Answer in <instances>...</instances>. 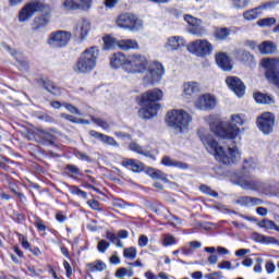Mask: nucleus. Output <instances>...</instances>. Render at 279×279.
<instances>
[{
  "mask_svg": "<svg viewBox=\"0 0 279 279\" xmlns=\"http://www.w3.org/2000/svg\"><path fill=\"white\" fill-rule=\"evenodd\" d=\"M86 267L90 274H95L97 271H106L107 266L101 259H97L93 263L86 264Z\"/></svg>",
  "mask_w": 279,
  "mask_h": 279,
  "instance_id": "obj_29",
  "label": "nucleus"
},
{
  "mask_svg": "<svg viewBox=\"0 0 279 279\" xmlns=\"http://www.w3.org/2000/svg\"><path fill=\"white\" fill-rule=\"evenodd\" d=\"M189 33L193 34V36H204V34H206V29H204V27L199 26V25H195L193 24L190 28H189Z\"/></svg>",
  "mask_w": 279,
  "mask_h": 279,
  "instance_id": "obj_41",
  "label": "nucleus"
},
{
  "mask_svg": "<svg viewBox=\"0 0 279 279\" xmlns=\"http://www.w3.org/2000/svg\"><path fill=\"white\" fill-rule=\"evenodd\" d=\"M233 8L236 10H245L250 5V0H231Z\"/></svg>",
  "mask_w": 279,
  "mask_h": 279,
  "instance_id": "obj_44",
  "label": "nucleus"
},
{
  "mask_svg": "<svg viewBox=\"0 0 279 279\" xmlns=\"http://www.w3.org/2000/svg\"><path fill=\"white\" fill-rule=\"evenodd\" d=\"M257 25L259 27H271V25H276V17H265L257 21Z\"/></svg>",
  "mask_w": 279,
  "mask_h": 279,
  "instance_id": "obj_42",
  "label": "nucleus"
},
{
  "mask_svg": "<svg viewBox=\"0 0 279 279\" xmlns=\"http://www.w3.org/2000/svg\"><path fill=\"white\" fill-rule=\"evenodd\" d=\"M147 243H149V238H147V235H141L138 238V246L140 247H147Z\"/></svg>",
  "mask_w": 279,
  "mask_h": 279,
  "instance_id": "obj_57",
  "label": "nucleus"
},
{
  "mask_svg": "<svg viewBox=\"0 0 279 279\" xmlns=\"http://www.w3.org/2000/svg\"><path fill=\"white\" fill-rule=\"evenodd\" d=\"M90 32V22L83 20L81 23V38H86Z\"/></svg>",
  "mask_w": 279,
  "mask_h": 279,
  "instance_id": "obj_43",
  "label": "nucleus"
},
{
  "mask_svg": "<svg viewBox=\"0 0 279 279\" xmlns=\"http://www.w3.org/2000/svg\"><path fill=\"white\" fill-rule=\"evenodd\" d=\"M199 190L202 191V193H205V195H210V197H219V193H217L207 185H201Z\"/></svg>",
  "mask_w": 279,
  "mask_h": 279,
  "instance_id": "obj_47",
  "label": "nucleus"
},
{
  "mask_svg": "<svg viewBox=\"0 0 279 279\" xmlns=\"http://www.w3.org/2000/svg\"><path fill=\"white\" fill-rule=\"evenodd\" d=\"M218 269H232V263L228 260H223L218 264Z\"/></svg>",
  "mask_w": 279,
  "mask_h": 279,
  "instance_id": "obj_61",
  "label": "nucleus"
},
{
  "mask_svg": "<svg viewBox=\"0 0 279 279\" xmlns=\"http://www.w3.org/2000/svg\"><path fill=\"white\" fill-rule=\"evenodd\" d=\"M118 27L129 32H141L143 29V20L134 13H121L116 21Z\"/></svg>",
  "mask_w": 279,
  "mask_h": 279,
  "instance_id": "obj_9",
  "label": "nucleus"
},
{
  "mask_svg": "<svg viewBox=\"0 0 279 279\" xmlns=\"http://www.w3.org/2000/svg\"><path fill=\"white\" fill-rule=\"evenodd\" d=\"M199 138L207 151L211 154V156H215L218 162H222V165H234V162H236V157L239 156V148H236V146L228 147L227 150H225V148L219 145V142L210 134H203Z\"/></svg>",
  "mask_w": 279,
  "mask_h": 279,
  "instance_id": "obj_3",
  "label": "nucleus"
},
{
  "mask_svg": "<svg viewBox=\"0 0 279 279\" xmlns=\"http://www.w3.org/2000/svg\"><path fill=\"white\" fill-rule=\"evenodd\" d=\"M161 165L165 167H175L177 169H189V163L178 160H172L171 157L165 156L161 159Z\"/></svg>",
  "mask_w": 279,
  "mask_h": 279,
  "instance_id": "obj_24",
  "label": "nucleus"
},
{
  "mask_svg": "<svg viewBox=\"0 0 279 279\" xmlns=\"http://www.w3.org/2000/svg\"><path fill=\"white\" fill-rule=\"evenodd\" d=\"M258 8L255 9H251L248 11H245L243 13V19H245V21H256V19H258Z\"/></svg>",
  "mask_w": 279,
  "mask_h": 279,
  "instance_id": "obj_39",
  "label": "nucleus"
},
{
  "mask_svg": "<svg viewBox=\"0 0 279 279\" xmlns=\"http://www.w3.org/2000/svg\"><path fill=\"white\" fill-rule=\"evenodd\" d=\"M147 175H149V178H151L153 180H161V182H165L166 184L169 183V179H167V174L161 170L149 168L147 170Z\"/></svg>",
  "mask_w": 279,
  "mask_h": 279,
  "instance_id": "obj_27",
  "label": "nucleus"
},
{
  "mask_svg": "<svg viewBox=\"0 0 279 279\" xmlns=\"http://www.w3.org/2000/svg\"><path fill=\"white\" fill-rule=\"evenodd\" d=\"M73 155L75 156V158H77L78 160H83L84 162H93V159L81 150H74Z\"/></svg>",
  "mask_w": 279,
  "mask_h": 279,
  "instance_id": "obj_45",
  "label": "nucleus"
},
{
  "mask_svg": "<svg viewBox=\"0 0 279 279\" xmlns=\"http://www.w3.org/2000/svg\"><path fill=\"white\" fill-rule=\"evenodd\" d=\"M230 34H232V31L230 28L221 27L216 29L215 38H217V40H226L228 36H230Z\"/></svg>",
  "mask_w": 279,
  "mask_h": 279,
  "instance_id": "obj_36",
  "label": "nucleus"
},
{
  "mask_svg": "<svg viewBox=\"0 0 279 279\" xmlns=\"http://www.w3.org/2000/svg\"><path fill=\"white\" fill-rule=\"evenodd\" d=\"M68 189L72 195H77L83 199H86L88 197V194L82 191L80 187H77V185H68Z\"/></svg>",
  "mask_w": 279,
  "mask_h": 279,
  "instance_id": "obj_38",
  "label": "nucleus"
},
{
  "mask_svg": "<svg viewBox=\"0 0 279 279\" xmlns=\"http://www.w3.org/2000/svg\"><path fill=\"white\" fill-rule=\"evenodd\" d=\"M4 49H7V51H9V53L16 60L17 69L20 71H29V63L22 59L23 54L21 52L12 49L10 46H5Z\"/></svg>",
  "mask_w": 279,
  "mask_h": 279,
  "instance_id": "obj_18",
  "label": "nucleus"
},
{
  "mask_svg": "<svg viewBox=\"0 0 279 279\" xmlns=\"http://www.w3.org/2000/svg\"><path fill=\"white\" fill-rule=\"evenodd\" d=\"M215 106H217V99L210 94L201 96L196 101V108H198V110H213Z\"/></svg>",
  "mask_w": 279,
  "mask_h": 279,
  "instance_id": "obj_15",
  "label": "nucleus"
},
{
  "mask_svg": "<svg viewBox=\"0 0 279 279\" xmlns=\"http://www.w3.org/2000/svg\"><path fill=\"white\" fill-rule=\"evenodd\" d=\"M191 114L183 110H172L167 113L166 123L177 132H183L191 123Z\"/></svg>",
  "mask_w": 279,
  "mask_h": 279,
  "instance_id": "obj_8",
  "label": "nucleus"
},
{
  "mask_svg": "<svg viewBox=\"0 0 279 279\" xmlns=\"http://www.w3.org/2000/svg\"><path fill=\"white\" fill-rule=\"evenodd\" d=\"M128 275V269L121 267L116 271V278H125Z\"/></svg>",
  "mask_w": 279,
  "mask_h": 279,
  "instance_id": "obj_62",
  "label": "nucleus"
},
{
  "mask_svg": "<svg viewBox=\"0 0 279 279\" xmlns=\"http://www.w3.org/2000/svg\"><path fill=\"white\" fill-rule=\"evenodd\" d=\"M119 49L122 51H130V49H138V41L134 39H122L118 41Z\"/></svg>",
  "mask_w": 279,
  "mask_h": 279,
  "instance_id": "obj_26",
  "label": "nucleus"
},
{
  "mask_svg": "<svg viewBox=\"0 0 279 279\" xmlns=\"http://www.w3.org/2000/svg\"><path fill=\"white\" fill-rule=\"evenodd\" d=\"M129 149L131 151H135V154H140L141 156H145V158L154 159V153H151V150H145V149H143V146H141L136 143H131L129 146Z\"/></svg>",
  "mask_w": 279,
  "mask_h": 279,
  "instance_id": "obj_28",
  "label": "nucleus"
},
{
  "mask_svg": "<svg viewBox=\"0 0 279 279\" xmlns=\"http://www.w3.org/2000/svg\"><path fill=\"white\" fill-rule=\"evenodd\" d=\"M252 240L255 241V243H276V238L263 235L258 232L252 233Z\"/></svg>",
  "mask_w": 279,
  "mask_h": 279,
  "instance_id": "obj_33",
  "label": "nucleus"
},
{
  "mask_svg": "<svg viewBox=\"0 0 279 279\" xmlns=\"http://www.w3.org/2000/svg\"><path fill=\"white\" fill-rule=\"evenodd\" d=\"M207 123L209 124L210 131L220 138H227L229 141H234L241 130L236 124L230 122H223L217 116H209L207 118Z\"/></svg>",
  "mask_w": 279,
  "mask_h": 279,
  "instance_id": "obj_6",
  "label": "nucleus"
},
{
  "mask_svg": "<svg viewBox=\"0 0 279 279\" xmlns=\"http://www.w3.org/2000/svg\"><path fill=\"white\" fill-rule=\"evenodd\" d=\"M63 267L65 269L66 278H71V276H73V268H71V264L68 260H63Z\"/></svg>",
  "mask_w": 279,
  "mask_h": 279,
  "instance_id": "obj_55",
  "label": "nucleus"
},
{
  "mask_svg": "<svg viewBox=\"0 0 279 279\" xmlns=\"http://www.w3.org/2000/svg\"><path fill=\"white\" fill-rule=\"evenodd\" d=\"M255 167L254 163H250V161L245 160L243 172L235 179V184L241 186L244 191H255L264 195L271 193V185L269 183H265L260 181V179L250 174V169H255Z\"/></svg>",
  "mask_w": 279,
  "mask_h": 279,
  "instance_id": "obj_4",
  "label": "nucleus"
},
{
  "mask_svg": "<svg viewBox=\"0 0 279 279\" xmlns=\"http://www.w3.org/2000/svg\"><path fill=\"white\" fill-rule=\"evenodd\" d=\"M258 228H264V230H275L276 229V222L272 220H269L267 218H264L263 220L257 222Z\"/></svg>",
  "mask_w": 279,
  "mask_h": 279,
  "instance_id": "obj_37",
  "label": "nucleus"
},
{
  "mask_svg": "<svg viewBox=\"0 0 279 279\" xmlns=\"http://www.w3.org/2000/svg\"><path fill=\"white\" fill-rule=\"evenodd\" d=\"M265 269L267 274H274V271H276V264H274L272 262H267L265 264Z\"/></svg>",
  "mask_w": 279,
  "mask_h": 279,
  "instance_id": "obj_60",
  "label": "nucleus"
},
{
  "mask_svg": "<svg viewBox=\"0 0 279 279\" xmlns=\"http://www.w3.org/2000/svg\"><path fill=\"white\" fill-rule=\"evenodd\" d=\"M35 227L37 228L38 232H45V230H47V226H45L43 220L39 218L35 221Z\"/></svg>",
  "mask_w": 279,
  "mask_h": 279,
  "instance_id": "obj_58",
  "label": "nucleus"
},
{
  "mask_svg": "<svg viewBox=\"0 0 279 279\" xmlns=\"http://www.w3.org/2000/svg\"><path fill=\"white\" fill-rule=\"evenodd\" d=\"M37 84L39 86H43L47 93H50V95H54V97H60L62 95V88H60L53 81L49 78H38Z\"/></svg>",
  "mask_w": 279,
  "mask_h": 279,
  "instance_id": "obj_16",
  "label": "nucleus"
},
{
  "mask_svg": "<svg viewBox=\"0 0 279 279\" xmlns=\"http://www.w3.org/2000/svg\"><path fill=\"white\" fill-rule=\"evenodd\" d=\"M104 49L106 50H110V49H114V47H117V39L110 37V35H107L104 37Z\"/></svg>",
  "mask_w": 279,
  "mask_h": 279,
  "instance_id": "obj_40",
  "label": "nucleus"
},
{
  "mask_svg": "<svg viewBox=\"0 0 279 279\" xmlns=\"http://www.w3.org/2000/svg\"><path fill=\"white\" fill-rule=\"evenodd\" d=\"M125 64H128V58L122 52H116L110 59V65L112 69H123L125 71Z\"/></svg>",
  "mask_w": 279,
  "mask_h": 279,
  "instance_id": "obj_20",
  "label": "nucleus"
},
{
  "mask_svg": "<svg viewBox=\"0 0 279 279\" xmlns=\"http://www.w3.org/2000/svg\"><path fill=\"white\" fill-rule=\"evenodd\" d=\"M64 171L66 175H69V178H71L72 180H77V175L80 177L84 175L82 173V170H80V168L73 163L66 165L64 168Z\"/></svg>",
  "mask_w": 279,
  "mask_h": 279,
  "instance_id": "obj_30",
  "label": "nucleus"
},
{
  "mask_svg": "<svg viewBox=\"0 0 279 279\" xmlns=\"http://www.w3.org/2000/svg\"><path fill=\"white\" fill-rule=\"evenodd\" d=\"M235 58L240 60V62H245V63L252 62V60H254V56L246 50H238L235 52Z\"/></svg>",
  "mask_w": 279,
  "mask_h": 279,
  "instance_id": "obj_35",
  "label": "nucleus"
},
{
  "mask_svg": "<svg viewBox=\"0 0 279 279\" xmlns=\"http://www.w3.org/2000/svg\"><path fill=\"white\" fill-rule=\"evenodd\" d=\"M206 279H223V272L221 271H214L211 274L205 275Z\"/></svg>",
  "mask_w": 279,
  "mask_h": 279,
  "instance_id": "obj_53",
  "label": "nucleus"
},
{
  "mask_svg": "<svg viewBox=\"0 0 279 279\" xmlns=\"http://www.w3.org/2000/svg\"><path fill=\"white\" fill-rule=\"evenodd\" d=\"M262 66L266 70V80L279 88V60L269 58L263 59Z\"/></svg>",
  "mask_w": 279,
  "mask_h": 279,
  "instance_id": "obj_10",
  "label": "nucleus"
},
{
  "mask_svg": "<svg viewBox=\"0 0 279 279\" xmlns=\"http://www.w3.org/2000/svg\"><path fill=\"white\" fill-rule=\"evenodd\" d=\"M69 40H71L70 32L57 31L50 35L48 44L54 49H62V47H66V45H69Z\"/></svg>",
  "mask_w": 279,
  "mask_h": 279,
  "instance_id": "obj_12",
  "label": "nucleus"
},
{
  "mask_svg": "<svg viewBox=\"0 0 279 279\" xmlns=\"http://www.w3.org/2000/svg\"><path fill=\"white\" fill-rule=\"evenodd\" d=\"M87 204L93 210H99V203L96 199H89Z\"/></svg>",
  "mask_w": 279,
  "mask_h": 279,
  "instance_id": "obj_64",
  "label": "nucleus"
},
{
  "mask_svg": "<svg viewBox=\"0 0 279 279\" xmlns=\"http://www.w3.org/2000/svg\"><path fill=\"white\" fill-rule=\"evenodd\" d=\"M35 12H40V14L34 17L31 27L33 32H40L51 23V7L49 4L40 0L26 3L20 11L19 21L20 23H27Z\"/></svg>",
  "mask_w": 279,
  "mask_h": 279,
  "instance_id": "obj_2",
  "label": "nucleus"
},
{
  "mask_svg": "<svg viewBox=\"0 0 279 279\" xmlns=\"http://www.w3.org/2000/svg\"><path fill=\"white\" fill-rule=\"evenodd\" d=\"M258 50L260 53L269 54V53H276L277 48L271 41H264L258 46Z\"/></svg>",
  "mask_w": 279,
  "mask_h": 279,
  "instance_id": "obj_32",
  "label": "nucleus"
},
{
  "mask_svg": "<svg viewBox=\"0 0 279 279\" xmlns=\"http://www.w3.org/2000/svg\"><path fill=\"white\" fill-rule=\"evenodd\" d=\"M181 45H184L182 37L173 36L168 38V41L166 44V49H168V51H175L177 49H180Z\"/></svg>",
  "mask_w": 279,
  "mask_h": 279,
  "instance_id": "obj_25",
  "label": "nucleus"
},
{
  "mask_svg": "<svg viewBox=\"0 0 279 279\" xmlns=\"http://www.w3.org/2000/svg\"><path fill=\"white\" fill-rule=\"evenodd\" d=\"M216 64L219 69H222V71H230L232 69L230 56L226 52L216 53Z\"/></svg>",
  "mask_w": 279,
  "mask_h": 279,
  "instance_id": "obj_19",
  "label": "nucleus"
},
{
  "mask_svg": "<svg viewBox=\"0 0 279 279\" xmlns=\"http://www.w3.org/2000/svg\"><path fill=\"white\" fill-rule=\"evenodd\" d=\"M137 99L140 100V106H143L138 111L143 119H153V117H156L160 110V104L157 101L162 99V90L158 88L150 89L142 94Z\"/></svg>",
  "mask_w": 279,
  "mask_h": 279,
  "instance_id": "obj_5",
  "label": "nucleus"
},
{
  "mask_svg": "<svg viewBox=\"0 0 279 279\" xmlns=\"http://www.w3.org/2000/svg\"><path fill=\"white\" fill-rule=\"evenodd\" d=\"M184 93L185 95L190 96L197 95L199 93V84H197L196 82L185 83Z\"/></svg>",
  "mask_w": 279,
  "mask_h": 279,
  "instance_id": "obj_34",
  "label": "nucleus"
},
{
  "mask_svg": "<svg viewBox=\"0 0 279 279\" xmlns=\"http://www.w3.org/2000/svg\"><path fill=\"white\" fill-rule=\"evenodd\" d=\"M123 256L124 258H131V260H134V258H136V248L135 247L124 248Z\"/></svg>",
  "mask_w": 279,
  "mask_h": 279,
  "instance_id": "obj_48",
  "label": "nucleus"
},
{
  "mask_svg": "<svg viewBox=\"0 0 279 279\" xmlns=\"http://www.w3.org/2000/svg\"><path fill=\"white\" fill-rule=\"evenodd\" d=\"M62 106H64L65 110H68L69 112H71V114H82V112L80 111V109H77V107L68 104V102H63Z\"/></svg>",
  "mask_w": 279,
  "mask_h": 279,
  "instance_id": "obj_51",
  "label": "nucleus"
},
{
  "mask_svg": "<svg viewBox=\"0 0 279 279\" xmlns=\"http://www.w3.org/2000/svg\"><path fill=\"white\" fill-rule=\"evenodd\" d=\"M124 71L126 73H145L147 71L146 75L143 77L145 86H154V84H158V82L162 80V75H165V66H162V63L154 62L149 66L147 58L141 54L129 57L128 63L124 64Z\"/></svg>",
  "mask_w": 279,
  "mask_h": 279,
  "instance_id": "obj_1",
  "label": "nucleus"
},
{
  "mask_svg": "<svg viewBox=\"0 0 279 279\" xmlns=\"http://www.w3.org/2000/svg\"><path fill=\"white\" fill-rule=\"evenodd\" d=\"M226 84L230 88V90H233L236 97H243L245 95V84L241 78L236 76H228L226 78Z\"/></svg>",
  "mask_w": 279,
  "mask_h": 279,
  "instance_id": "obj_14",
  "label": "nucleus"
},
{
  "mask_svg": "<svg viewBox=\"0 0 279 279\" xmlns=\"http://www.w3.org/2000/svg\"><path fill=\"white\" fill-rule=\"evenodd\" d=\"M19 241L24 250H29L32 245L29 244V241L27 240V236L24 234L17 233Z\"/></svg>",
  "mask_w": 279,
  "mask_h": 279,
  "instance_id": "obj_50",
  "label": "nucleus"
},
{
  "mask_svg": "<svg viewBox=\"0 0 279 279\" xmlns=\"http://www.w3.org/2000/svg\"><path fill=\"white\" fill-rule=\"evenodd\" d=\"M99 58V47L92 46L85 49L76 63L73 65V71L78 75L92 73L97 66V59Z\"/></svg>",
  "mask_w": 279,
  "mask_h": 279,
  "instance_id": "obj_7",
  "label": "nucleus"
},
{
  "mask_svg": "<svg viewBox=\"0 0 279 279\" xmlns=\"http://www.w3.org/2000/svg\"><path fill=\"white\" fill-rule=\"evenodd\" d=\"M92 121L99 128H102V130H110V124L101 118H92Z\"/></svg>",
  "mask_w": 279,
  "mask_h": 279,
  "instance_id": "obj_46",
  "label": "nucleus"
},
{
  "mask_svg": "<svg viewBox=\"0 0 279 279\" xmlns=\"http://www.w3.org/2000/svg\"><path fill=\"white\" fill-rule=\"evenodd\" d=\"M60 117H61V119H64L65 121H70V123H80V121H77V118H75L69 113H61Z\"/></svg>",
  "mask_w": 279,
  "mask_h": 279,
  "instance_id": "obj_56",
  "label": "nucleus"
},
{
  "mask_svg": "<svg viewBox=\"0 0 279 279\" xmlns=\"http://www.w3.org/2000/svg\"><path fill=\"white\" fill-rule=\"evenodd\" d=\"M253 97H254L256 104L267 105V104L276 102V100H274V97H271L270 95H267V94H263L260 92L254 93Z\"/></svg>",
  "mask_w": 279,
  "mask_h": 279,
  "instance_id": "obj_31",
  "label": "nucleus"
},
{
  "mask_svg": "<svg viewBox=\"0 0 279 279\" xmlns=\"http://www.w3.org/2000/svg\"><path fill=\"white\" fill-rule=\"evenodd\" d=\"M256 265L253 268V271H255V274H263V257H257L256 258Z\"/></svg>",
  "mask_w": 279,
  "mask_h": 279,
  "instance_id": "obj_52",
  "label": "nucleus"
},
{
  "mask_svg": "<svg viewBox=\"0 0 279 279\" xmlns=\"http://www.w3.org/2000/svg\"><path fill=\"white\" fill-rule=\"evenodd\" d=\"M163 245L169 247V245H175V238L173 235H166L163 238Z\"/></svg>",
  "mask_w": 279,
  "mask_h": 279,
  "instance_id": "obj_54",
  "label": "nucleus"
},
{
  "mask_svg": "<svg viewBox=\"0 0 279 279\" xmlns=\"http://www.w3.org/2000/svg\"><path fill=\"white\" fill-rule=\"evenodd\" d=\"M93 0H65L63 7L65 10H90Z\"/></svg>",
  "mask_w": 279,
  "mask_h": 279,
  "instance_id": "obj_17",
  "label": "nucleus"
},
{
  "mask_svg": "<svg viewBox=\"0 0 279 279\" xmlns=\"http://www.w3.org/2000/svg\"><path fill=\"white\" fill-rule=\"evenodd\" d=\"M89 135L93 136V138H97L105 145H111L112 147H119V143H117V140L112 136H108L106 134L99 133L97 131H90Z\"/></svg>",
  "mask_w": 279,
  "mask_h": 279,
  "instance_id": "obj_21",
  "label": "nucleus"
},
{
  "mask_svg": "<svg viewBox=\"0 0 279 279\" xmlns=\"http://www.w3.org/2000/svg\"><path fill=\"white\" fill-rule=\"evenodd\" d=\"M108 247H110V243L106 240H100L97 244V250L100 254H106Z\"/></svg>",
  "mask_w": 279,
  "mask_h": 279,
  "instance_id": "obj_49",
  "label": "nucleus"
},
{
  "mask_svg": "<svg viewBox=\"0 0 279 279\" xmlns=\"http://www.w3.org/2000/svg\"><path fill=\"white\" fill-rule=\"evenodd\" d=\"M112 205L114 208H125V201L121 198H114Z\"/></svg>",
  "mask_w": 279,
  "mask_h": 279,
  "instance_id": "obj_59",
  "label": "nucleus"
},
{
  "mask_svg": "<svg viewBox=\"0 0 279 279\" xmlns=\"http://www.w3.org/2000/svg\"><path fill=\"white\" fill-rule=\"evenodd\" d=\"M250 248H240L235 251V256H238L239 258H243V256H245V254H250Z\"/></svg>",
  "mask_w": 279,
  "mask_h": 279,
  "instance_id": "obj_63",
  "label": "nucleus"
},
{
  "mask_svg": "<svg viewBox=\"0 0 279 279\" xmlns=\"http://www.w3.org/2000/svg\"><path fill=\"white\" fill-rule=\"evenodd\" d=\"M236 204L240 206H260L263 204V199L258 197H252V196H241L236 199Z\"/></svg>",
  "mask_w": 279,
  "mask_h": 279,
  "instance_id": "obj_22",
  "label": "nucleus"
},
{
  "mask_svg": "<svg viewBox=\"0 0 279 279\" xmlns=\"http://www.w3.org/2000/svg\"><path fill=\"white\" fill-rule=\"evenodd\" d=\"M187 51L198 58H206V56L213 53V44L206 39H197L187 46Z\"/></svg>",
  "mask_w": 279,
  "mask_h": 279,
  "instance_id": "obj_11",
  "label": "nucleus"
},
{
  "mask_svg": "<svg viewBox=\"0 0 279 279\" xmlns=\"http://www.w3.org/2000/svg\"><path fill=\"white\" fill-rule=\"evenodd\" d=\"M275 123L276 117L271 112H265L257 118V126L263 134H271Z\"/></svg>",
  "mask_w": 279,
  "mask_h": 279,
  "instance_id": "obj_13",
  "label": "nucleus"
},
{
  "mask_svg": "<svg viewBox=\"0 0 279 279\" xmlns=\"http://www.w3.org/2000/svg\"><path fill=\"white\" fill-rule=\"evenodd\" d=\"M123 167L133 171V173H141V171H145V165L135 159H126L122 162Z\"/></svg>",
  "mask_w": 279,
  "mask_h": 279,
  "instance_id": "obj_23",
  "label": "nucleus"
}]
</instances>
